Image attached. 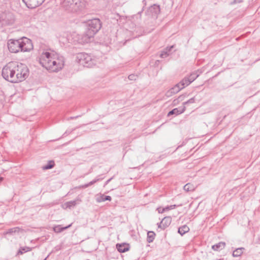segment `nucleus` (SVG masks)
Here are the masks:
<instances>
[{
	"instance_id": "dca6fc26",
	"label": "nucleus",
	"mask_w": 260,
	"mask_h": 260,
	"mask_svg": "<svg viewBox=\"0 0 260 260\" xmlns=\"http://www.w3.org/2000/svg\"><path fill=\"white\" fill-rule=\"evenodd\" d=\"M72 225V223L68 226L62 227L61 225H57L53 228V231L56 233H59L63 232L64 230L69 228Z\"/></svg>"
},
{
	"instance_id": "9b49d317",
	"label": "nucleus",
	"mask_w": 260,
	"mask_h": 260,
	"mask_svg": "<svg viewBox=\"0 0 260 260\" xmlns=\"http://www.w3.org/2000/svg\"><path fill=\"white\" fill-rule=\"evenodd\" d=\"M159 6L156 4H154L150 7L148 10V13L154 17H156L157 15L159 13Z\"/></svg>"
},
{
	"instance_id": "5701e85b",
	"label": "nucleus",
	"mask_w": 260,
	"mask_h": 260,
	"mask_svg": "<svg viewBox=\"0 0 260 260\" xmlns=\"http://www.w3.org/2000/svg\"><path fill=\"white\" fill-rule=\"evenodd\" d=\"M184 190L187 192L193 191L195 189V186L191 183H187L184 186Z\"/></svg>"
},
{
	"instance_id": "f257e3e1",
	"label": "nucleus",
	"mask_w": 260,
	"mask_h": 260,
	"mask_svg": "<svg viewBox=\"0 0 260 260\" xmlns=\"http://www.w3.org/2000/svg\"><path fill=\"white\" fill-rule=\"evenodd\" d=\"M42 66L52 72H57L64 67V59L57 53L44 52L42 53L39 60Z\"/></svg>"
},
{
	"instance_id": "393cba45",
	"label": "nucleus",
	"mask_w": 260,
	"mask_h": 260,
	"mask_svg": "<svg viewBox=\"0 0 260 260\" xmlns=\"http://www.w3.org/2000/svg\"><path fill=\"white\" fill-rule=\"evenodd\" d=\"M19 230V228L18 227L10 229L5 233V234H13L14 233L18 232Z\"/></svg>"
},
{
	"instance_id": "412c9836",
	"label": "nucleus",
	"mask_w": 260,
	"mask_h": 260,
	"mask_svg": "<svg viewBox=\"0 0 260 260\" xmlns=\"http://www.w3.org/2000/svg\"><path fill=\"white\" fill-rule=\"evenodd\" d=\"M155 234L152 231H149L147 233V241L148 243L153 242L154 239Z\"/></svg>"
},
{
	"instance_id": "9d476101",
	"label": "nucleus",
	"mask_w": 260,
	"mask_h": 260,
	"mask_svg": "<svg viewBox=\"0 0 260 260\" xmlns=\"http://www.w3.org/2000/svg\"><path fill=\"white\" fill-rule=\"evenodd\" d=\"M172 221V218L170 216L165 217L159 223H157L158 227L165 230L167 227L169 226Z\"/></svg>"
},
{
	"instance_id": "4c0bfd02",
	"label": "nucleus",
	"mask_w": 260,
	"mask_h": 260,
	"mask_svg": "<svg viewBox=\"0 0 260 260\" xmlns=\"http://www.w3.org/2000/svg\"><path fill=\"white\" fill-rule=\"evenodd\" d=\"M102 179H103V178H99V177H97L94 179H93V180L94 183H96V182H98V181H100V180H101Z\"/></svg>"
},
{
	"instance_id": "f03ea898",
	"label": "nucleus",
	"mask_w": 260,
	"mask_h": 260,
	"mask_svg": "<svg viewBox=\"0 0 260 260\" xmlns=\"http://www.w3.org/2000/svg\"><path fill=\"white\" fill-rule=\"evenodd\" d=\"M8 47L9 51L12 53L18 52H27L33 48L31 41L26 38L19 40L10 39L8 42Z\"/></svg>"
},
{
	"instance_id": "f3484780",
	"label": "nucleus",
	"mask_w": 260,
	"mask_h": 260,
	"mask_svg": "<svg viewBox=\"0 0 260 260\" xmlns=\"http://www.w3.org/2000/svg\"><path fill=\"white\" fill-rule=\"evenodd\" d=\"M225 243L224 242H220L218 243L215 244L212 246V249L215 251H219L224 248Z\"/></svg>"
},
{
	"instance_id": "de8ad7c7",
	"label": "nucleus",
	"mask_w": 260,
	"mask_h": 260,
	"mask_svg": "<svg viewBox=\"0 0 260 260\" xmlns=\"http://www.w3.org/2000/svg\"><path fill=\"white\" fill-rule=\"evenodd\" d=\"M141 13H142V11H141V12H139V13H138V14L141 15Z\"/></svg>"
},
{
	"instance_id": "ea45409f",
	"label": "nucleus",
	"mask_w": 260,
	"mask_h": 260,
	"mask_svg": "<svg viewBox=\"0 0 260 260\" xmlns=\"http://www.w3.org/2000/svg\"><path fill=\"white\" fill-rule=\"evenodd\" d=\"M113 179V177L110 178L109 179H108L106 182H105V185H107L109 182L110 181H111V180Z\"/></svg>"
},
{
	"instance_id": "37998d69",
	"label": "nucleus",
	"mask_w": 260,
	"mask_h": 260,
	"mask_svg": "<svg viewBox=\"0 0 260 260\" xmlns=\"http://www.w3.org/2000/svg\"><path fill=\"white\" fill-rule=\"evenodd\" d=\"M79 116H75V117H71L70 118V119H75V118H77L79 117Z\"/></svg>"
},
{
	"instance_id": "a211bd4d",
	"label": "nucleus",
	"mask_w": 260,
	"mask_h": 260,
	"mask_svg": "<svg viewBox=\"0 0 260 260\" xmlns=\"http://www.w3.org/2000/svg\"><path fill=\"white\" fill-rule=\"evenodd\" d=\"M173 47H174L173 45H172L169 47H167L165 50H164L161 52V53L160 55V57L161 58H163L168 57L170 55L169 52L171 51V50L172 48H173Z\"/></svg>"
},
{
	"instance_id": "7c9ffc66",
	"label": "nucleus",
	"mask_w": 260,
	"mask_h": 260,
	"mask_svg": "<svg viewBox=\"0 0 260 260\" xmlns=\"http://www.w3.org/2000/svg\"><path fill=\"white\" fill-rule=\"evenodd\" d=\"M183 96L181 95V96H179L178 97V99H175L173 101V103L174 105H176L180 101H182V99H183Z\"/></svg>"
},
{
	"instance_id": "20e7f679",
	"label": "nucleus",
	"mask_w": 260,
	"mask_h": 260,
	"mask_svg": "<svg viewBox=\"0 0 260 260\" xmlns=\"http://www.w3.org/2000/svg\"><path fill=\"white\" fill-rule=\"evenodd\" d=\"M14 63L15 64L14 69L15 81H13V83L25 80L28 76V68L25 64L18 62L15 61Z\"/></svg>"
},
{
	"instance_id": "72a5a7b5",
	"label": "nucleus",
	"mask_w": 260,
	"mask_h": 260,
	"mask_svg": "<svg viewBox=\"0 0 260 260\" xmlns=\"http://www.w3.org/2000/svg\"><path fill=\"white\" fill-rule=\"evenodd\" d=\"M174 94H173V92L171 89L168 90L166 93V95L168 98L172 96Z\"/></svg>"
},
{
	"instance_id": "6ab92c4d",
	"label": "nucleus",
	"mask_w": 260,
	"mask_h": 260,
	"mask_svg": "<svg viewBox=\"0 0 260 260\" xmlns=\"http://www.w3.org/2000/svg\"><path fill=\"white\" fill-rule=\"evenodd\" d=\"M189 231V228L186 225H184L178 229V233L181 235H183Z\"/></svg>"
},
{
	"instance_id": "bb28decb",
	"label": "nucleus",
	"mask_w": 260,
	"mask_h": 260,
	"mask_svg": "<svg viewBox=\"0 0 260 260\" xmlns=\"http://www.w3.org/2000/svg\"><path fill=\"white\" fill-rule=\"evenodd\" d=\"M187 77H188L190 81L192 82L198 77V75H197L196 73H193L190 74Z\"/></svg>"
},
{
	"instance_id": "ddd939ff",
	"label": "nucleus",
	"mask_w": 260,
	"mask_h": 260,
	"mask_svg": "<svg viewBox=\"0 0 260 260\" xmlns=\"http://www.w3.org/2000/svg\"><path fill=\"white\" fill-rule=\"evenodd\" d=\"M116 248L119 252H125L129 249V245L126 243L117 244Z\"/></svg>"
},
{
	"instance_id": "a878e982",
	"label": "nucleus",
	"mask_w": 260,
	"mask_h": 260,
	"mask_svg": "<svg viewBox=\"0 0 260 260\" xmlns=\"http://www.w3.org/2000/svg\"><path fill=\"white\" fill-rule=\"evenodd\" d=\"M55 164L53 161H50L46 165L43 167V170H48L52 169L54 166Z\"/></svg>"
},
{
	"instance_id": "473e14b6",
	"label": "nucleus",
	"mask_w": 260,
	"mask_h": 260,
	"mask_svg": "<svg viewBox=\"0 0 260 260\" xmlns=\"http://www.w3.org/2000/svg\"><path fill=\"white\" fill-rule=\"evenodd\" d=\"M174 94H173V92L171 89L168 90L166 93V95L168 98L172 96Z\"/></svg>"
},
{
	"instance_id": "cd10ccee",
	"label": "nucleus",
	"mask_w": 260,
	"mask_h": 260,
	"mask_svg": "<svg viewBox=\"0 0 260 260\" xmlns=\"http://www.w3.org/2000/svg\"><path fill=\"white\" fill-rule=\"evenodd\" d=\"M31 250V248L29 247H21L19 252L18 253L23 254L24 252L29 251Z\"/></svg>"
},
{
	"instance_id": "c756f323",
	"label": "nucleus",
	"mask_w": 260,
	"mask_h": 260,
	"mask_svg": "<svg viewBox=\"0 0 260 260\" xmlns=\"http://www.w3.org/2000/svg\"><path fill=\"white\" fill-rule=\"evenodd\" d=\"M138 76L135 74H131L128 76V78L129 80L136 81L138 78Z\"/></svg>"
},
{
	"instance_id": "f8f14e48",
	"label": "nucleus",
	"mask_w": 260,
	"mask_h": 260,
	"mask_svg": "<svg viewBox=\"0 0 260 260\" xmlns=\"http://www.w3.org/2000/svg\"><path fill=\"white\" fill-rule=\"evenodd\" d=\"M81 202V200L80 199L78 198L75 200L71 201H69V202H67L65 203L62 205V207L64 209H67V208L72 209V208H74V207H75L77 204Z\"/></svg>"
},
{
	"instance_id": "423d86ee",
	"label": "nucleus",
	"mask_w": 260,
	"mask_h": 260,
	"mask_svg": "<svg viewBox=\"0 0 260 260\" xmlns=\"http://www.w3.org/2000/svg\"><path fill=\"white\" fill-rule=\"evenodd\" d=\"M76 60L80 65L87 68L92 67L96 64L94 59L92 58L90 55L83 52L77 54Z\"/></svg>"
},
{
	"instance_id": "4be33fe9",
	"label": "nucleus",
	"mask_w": 260,
	"mask_h": 260,
	"mask_svg": "<svg viewBox=\"0 0 260 260\" xmlns=\"http://www.w3.org/2000/svg\"><path fill=\"white\" fill-rule=\"evenodd\" d=\"M111 200V197L109 196H104L102 194L100 196V198H97L96 201L98 202H105L106 201Z\"/></svg>"
},
{
	"instance_id": "c9c22d12",
	"label": "nucleus",
	"mask_w": 260,
	"mask_h": 260,
	"mask_svg": "<svg viewBox=\"0 0 260 260\" xmlns=\"http://www.w3.org/2000/svg\"><path fill=\"white\" fill-rule=\"evenodd\" d=\"M102 179H103V178H99V177H97L94 179H93V180L94 183H96V182H98V181H100V180H101Z\"/></svg>"
},
{
	"instance_id": "c85d7f7f",
	"label": "nucleus",
	"mask_w": 260,
	"mask_h": 260,
	"mask_svg": "<svg viewBox=\"0 0 260 260\" xmlns=\"http://www.w3.org/2000/svg\"><path fill=\"white\" fill-rule=\"evenodd\" d=\"M176 205L168 206L162 208V211H169L170 210L173 209L176 207Z\"/></svg>"
},
{
	"instance_id": "2f4dec72",
	"label": "nucleus",
	"mask_w": 260,
	"mask_h": 260,
	"mask_svg": "<svg viewBox=\"0 0 260 260\" xmlns=\"http://www.w3.org/2000/svg\"><path fill=\"white\" fill-rule=\"evenodd\" d=\"M194 102H195L194 98L193 97V98H192L190 99L187 101L183 103V105H187L188 104H192V103H194Z\"/></svg>"
},
{
	"instance_id": "6e6552de",
	"label": "nucleus",
	"mask_w": 260,
	"mask_h": 260,
	"mask_svg": "<svg viewBox=\"0 0 260 260\" xmlns=\"http://www.w3.org/2000/svg\"><path fill=\"white\" fill-rule=\"evenodd\" d=\"M0 20L3 25H9L13 24L15 21L14 16L11 13H4L0 16Z\"/></svg>"
},
{
	"instance_id": "2eb2a0df",
	"label": "nucleus",
	"mask_w": 260,
	"mask_h": 260,
	"mask_svg": "<svg viewBox=\"0 0 260 260\" xmlns=\"http://www.w3.org/2000/svg\"><path fill=\"white\" fill-rule=\"evenodd\" d=\"M185 110V107H184L182 108H175L168 113V116H171L173 114H175L176 115L180 114L182 113L183 112H184Z\"/></svg>"
},
{
	"instance_id": "58836bf2",
	"label": "nucleus",
	"mask_w": 260,
	"mask_h": 260,
	"mask_svg": "<svg viewBox=\"0 0 260 260\" xmlns=\"http://www.w3.org/2000/svg\"><path fill=\"white\" fill-rule=\"evenodd\" d=\"M157 210L158 213H162L165 212V211H162V208H158L157 209Z\"/></svg>"
},
{
	"instance_id": "7ed1b4c3",
	"label": "nucleus",
	"mask_w": 260,
	"mask_h": 260,
	"mask_svg": "<svg viewBox=\"0 0 260 260\" xmlns=\"http://www.w3.org/2000/svg\"><path fill=\"white\" fill-rule=\"evenodd\" d=\"M101 28V23L100 19H93L87 21V30L82 36V42L88 43L90 42V39L98 32Z\"/></svg>"
},
{
	"instance_id": "4468645a",
	"label": "nucleus",
	"mask_w": 260,
	"mask_h": 260,
	"mask_svg": "<svg viewBox=\"0 0 260 260\" xmlns=\"http://www.w3.org/2000/svg\"><path fill=\"white\" fill-rule=\"evenodd\" d=\"M191 83V82L187 76L185 77L179 83H178V84L181 87V88L183 89L185 87L189 85Z\"/></svg>"
},
{
	"instance_id": "79ce46f5",
	"label": "nucleus",
	"mask_w": 260,
	"mask_h": 260,
	"mask_svg": "<svg viewBox=\"0 0 260 260\" xmlns=\"http://www.w3.org/2000/svg\"><path fill=\"white\" fill-rule=\"evenodd\" d=\"M88 187H89L88 183H86L83 185V187H84V188H86Z\"/></svg>"
},
{
	"instance_id": "e433bc0d",
	"label": "nucleus",
	"mask_w": 260,
	"mask_h": 260,
	"mask_svg": "<svg viewBox=\"0 0 260 260\" xmlns=\"http://www.w3.org/2000/svg\"><path fill=\"white\" fill-rule=\"evenodd\" d=\"M102 179H103V178H99V177H97L94 179H93V180L94 183H96V182H98V181H100V180H101Z\"/></svg>"
},
{
	"instance_id": "49530a36",
	"label": "nucleus",
	"mask_w": 260,
	"mask_h": 260,
	"mask_svg": "<svg viewBox=\"0 0 260 260\" xmlns=\"http://www.w3.org/2000/svg\"><path fill=\"white\" fill-rule=\"evenodd\" d=\"M91 182L93 184H94L93 180L91 181Z\"/></svg>"
},
{
	"instance_id": "b1692460",
	"label": "nucleus",
	"mask_w": 260,
	"mask_h": 260,
	"mask_svg": "<svg viewBox=\"0 0 260 260\" xmlns=\"http://www.w3.org/2000/svg\"><path fill=\"white\" fill-rule=\"evenodd\" d=\"M171 89L172 90L173 92V94H176L178 93L179 91H180L182 88H181V87L179 85L178 83L176 84L173 87L171 88Z\"/></svg>"
},
{
	"instance_id": "0eeeda50",
	"label": "nucleus",
	"mask_w": 260,
	"mask_h": 260,
	"mask_svg": "<svg viewBox=\"0 0 260 260\" xmlns=\"http://www.w3.org/2000/svg\"><path fill=\"white\" fill-rule=\"evenodd\" d=\"M14 62L11 61L7 63L3 67L2 72L3 77L11 83H13V81H15V76L14 75Z\"/></svg>"
},
{
	"instance_id": "a18cd8bd",
	"label": "nucleus",
	"mask_w": 260,
	"mask_h": 260,
	"mask_svg": "<svg viewBox=\"0 0 260 260\" xmlns=\"http://www.w3.org/2000/svg\"><path fill=\"white\" fill-rule=\"evenodd\" d=\"M3 180V178L0 177V182Z\"/></svg>"
},
{
	"instance_id": "f704fd0d",
	"label": "nucleus",
	"mask_w": 260,
	"mask_h": 260,
	"mask_svg": "<svg viewBox=\"0 0 260 260\" xmlns=\"http://www.w3.org/2000/svg\"><path fill=\"white\" fill-rule=\"evenodd\" d=\"M243 0H234L233 2H232L230 3V5H235L236 4L241 3L243 2Z\"/></svg>"
},
{
	"instance_id": "1a4fd4ad",
	"label": "nucleus",
	"mask_w": 260,
	"mask_h": 260,
	"mask_svg": "<svg viewBox=\"0 0 260 260\" xmlns=\"http://www.w3.org/2000/svg\"><path fill=\"white\" fill-rule=\"evenodd\" d=\"M45 0H22L26 6L29 9H34L40 6Z\"/></svg>"
},
{
	"instance_id": "39448f33",
	"label": "nucleus",
	"mask_w": 260,
	"mask_h": 260,
	"mask_svg": "<svg viewBox=\"0 0 260 260\" xmlns=\"http://www.w3.org/2000/svg\"><path fill=\"white\" fill-rule=\"evenodd\" d=\"M85 0H64L62 7L71 12H78L83 10L86 6Z\"/></svg>"
},
{
	"instance_id": "a19ab883",
	"label": "nucleus",
	"mask_w": 260,
	"mask_h": 260,
	"mask_svg": "<svg viewBox=\"0 0 260 260\" xmlns=\"http://www.w3.org/2000/svg\"><path fill=\"white\" fill-rule=\"evenodd\" d=\"M76 188H78V189L84 188V187H83V185H81L79 186H77V187H76Z\"/></svg>"
},
{
	"instance_id": "c03bdc74",
	"label": "nucleus",
	"mask_w": 260,
	"mask_h": 260,
	"mask_svg": "<svg viewBox=\"0 0 260 260\" xmlns=\"http://www.w3.org/2000/svg\"><path fill=\"white\" fill-rule=\"evenodd\" d=\"M88 183V186H91V185H93L91 181H90V182H89V183Z\"/></svg>"
},
{
	"instance_id": "aec40b11",
	"label": "nucleus",
	"mask_w": 260,
	"mask_h": 260,
	"mask_svg": "<svg viewBox=\"0 0 260 260\" xmlns=\"http://www.w3.org/2000/svg\"><path fill=\"white\" fill-rule=\"evenodd\" d=\"M244 250V248L243 247L237 248L235 250L233 251V256L234 257L240 256L243 253Z\"/></svg>"
}]
</instances>
